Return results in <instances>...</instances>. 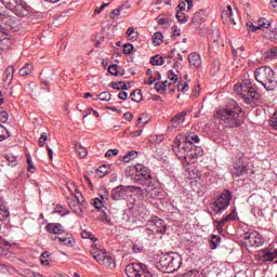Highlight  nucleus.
Instances as JSON below:
<instances>
[{"label": "nucleus", "mask_w": 277, "mask_h": 277, "mask_svg": "<svg viewBox=\"0 0 277 277\" xmlns=\"http://www.w3.org/2000/svg\"><path fill=\"white\" fill-rule=\"evenodd\" d=\"M108 72L113 75V77H118L120 75V71L118 70V65L111 64L108 66Z\"/></svg>", "instance_id": "obj_52"}, {"label": "nucleus", "mask_w": 277, "mask_h": 277, "mask_svg": "<svg viewBox=\"0 0 277 277\" xmlns=\"http://www.w3.org/2000/svg\"><path fill=\"white\" fill-rule=\"evenodd\" d=\"M128 277H153L148 266L144 263H130L126 266Z\"/></svg>", "instance_id": "obj_9"}, {"label": "nucleus", "mask_w": 277, "mask_h": 277, "mask_svg": "<svg viewBox=\"0 0 277 277\" xmlns=\"http://www.w3.org/2000/svg\"><path fill=\"white\" fill-rule=\"evenodd\" d=\"M234 91L236 94L242 96V101L246 105H251V107H256L261 101V93H259V87L254 83L252 79H243L234 85Z\"/></svg>", "instance_id": "obj_2"}, {"label": "nucleus", "mask_w": 277, "mask_h": 277, "mask_svg": "<svg viewBox=\"0 0 277 277\" xmlns=\"http://www.w3.org/2000/svg\"><path fill=\"white\" fill-rule=\"evenodd\" d=\"M74 196H75L78 205L85 202V200L83 199V196L81 195V193L79 190L75 192Z\"/></svg>", "instance_id": "obj_59"}, {"label": "nucleus", "mask_w": 277, "mask_h": 277, "mask_svg": "<svg viewBox=\"0 0 277 277\" xmlns=\"http://www.w3.org/2000/svg\"><path fill=\"white\" fill-rule=\"evenodd\" d=\"M9 118L10 115L8 114V111L0 110V122H2V124H4V122H8Z\"/></svg>", "instance_id": "obj_55"}, {"label": "nucleus", "mask_w": 277, "mask_h": 277, "mask_svg": "<svg viewBox=\"0 0 277 277\" xmlns=\"http://www.w3.org/2000/svg\"><path fill=\"white\" fill-rule=\"evenodd\" d=\"M264 56L266 60H277V48H271L268 51L265 52Z\"/></svg>", "instance_id": "obj_38"}, {"label": "nucleus", "mask_w": 277, "mask_h": 277, "mask_svg": "<svg viewBox=\"0 0 277 277\" xmlns=\"http://www.w3.org/2000/svg\"><path fill=\"white\" fill-rule=\"evenodd\" d=\"M269 127H272V129H275L277 131V110L275 111V114H273L269 120Z\"/></svg>", "instance_id": "obj_54"}, {"label": "nucleus", "mask_w": 277, "mask_h": 277, "mask_svg": "<svg viewBox=\"0 0 277 277\" xmlns=\"http://www.w3.org/2000/svg\"><path fill=\"white\" fill-rule=\"evenodd\" d=\"M135 51V47H133L132 43H126L123 44V53L124 55H131Z\"/></svg>", "instance_id": "obj_51"}, {"label": "nucleus", "mask_w": 277, "mask_h": 277, "mask_svg": "<svg viewBox=\"0 0 277 277\" xmlns=\"http://www.w3.org/2000/svg\"><path fill=\"white\" fill-rule=\"evenodd\" d=\"M255 81L261 83L267 92H274L277 87L276 72L269 66H262L254 70Z\"/></svg>", "instance_id": "obj_5"}, {"label": "nucleus", "mask_w": 277, "mask_h": 277, "mask_svg": "<svg viewBox=\"0 0 277 277\" xmlns=\"http://www.w3.org/2000/svg\"><path fill=\"white\" fill-rule=\"evenodd\" d=\"M100 198L103 202H107V200H109V190L105 187L100 189Z\"/></svg>", "instance_id": "obj_49"}, {"label": "nucleus", "mask_w": 277, "mask_h": 277, "mask_svg": "<svg viewBox=\"0 0 277 277\" xmlns=\"http://www.w3.org/2000/svg\"><path fill=\"white\" fill-rule=\"evenodd\" d=\"M0 1L4 5V8H6V10H10L16 3L21 2V0H0Z\"/></svg>", "instance_id": "obj_48"}, {"label": "nucleus", "mask_w": 277, "mask_h": 277, "mask_svg": "<svg viewBox=\"0 0 277 277\" xmlns=\"http://www.w3.org/2000/svg\"><path fill=\"white\" fill-rule=\"evenodd\" d=\"M151 66H163L166 64V61H163V56L161 55H155L150 58Z\"/></svg>", "instance_id": "obj_32"}, {"label": "nucleus", "mask_w": 277, "mask_h": 277, "mask_svg": "<svg viewBox=\"0 0 277 277\" xmlns=\"http://www.w3.org/2000/svg\"><path fill=\"white\" fill-rule=\"evenodd\" d=\"M131 188V192H135L141 196H146V198H159V188L151 186H147V188H142L140 186H128Z\"/></svg>", "instance_id": "obj_12"}, {"label": "nucleus", "mask_w": 277, "mask_h": 277, "mask_svg": "<svg viewBox=\"0 0 277 277\" xmlns=\"http://www.w3.org/2000/svg\"><path fill=\"white\" fill-rule=\"evenodd\" d=\"M216 119L221 120L227 129H237L243 124L246 117L243 116V109L233 101L226 108H222L216 111Z\"/></svg>", "instance_id": "obj_1"}, {"label": "nucleus", "mask_w": 277, "mask_h": 277, "mask_svg": "<svg viewBox=\"0 0 277 277\" xmlns=\"http://www.w3.org/2000/svg\"><path fill=\"white\" fill-rule=\"evenodd\" d=\"M118 98H119L120 101H127V98H129V93H127V91H121V92H119V94H118Z\"/></svg>", "instance_id": "obj_63"}, {"label": "nucleus", "mask_w": 277, "mask_h": 277, "mask_svg": "<svg viewBox=\"0 0 277 277\" xmlns=\"http://www.w3.org/2000/svg\"><path fill=\"white\" fill-rule=\"evenodd\" d=\"M45 230H48V233H52L53 235H64V227L60 223H49L45 226Z\"/></svg>", "instance_id": "obj_20"}, {"label": "nucleus", "mask_w": 277, "mask_h": 277, "mask_svg": "<svg viewBox=\"0 0 277 277\" xmlns=\"http://www.w3.org/2000/svg\"><path fill=\"white\" fill-rule=\"evenodd\" d=\"M0 21H2V23L4 25H8V27H10V29H18V25H19V21L18 18L9 15V14H2L0 15Z\"/></svg>", "instance_id": "obj_16"}, {"label": "nucleus", "mask_w": 277, "mask_h": 277, "mask_svg": "<svg viewBox=\"0 0 277 277\" xmlns=\"http://www.w3.org/2000/svg\"><path fill=\"white\" fill-rule=\"evenodd\" d=\"M185 118H187V111L182 110L181 113L175 114L171 117V126L168 127V131H174V129H179L183 122H185Z\"/></svg>", "instance_id": "obj_15"}, {"label": "nucleus", "mask_w": 277, "mask_h": 277, "mask_svg": "<svg viewBox=\"0 0 277 277\" xmlns=\"http://www.w3.org/2000/svg\"><path fill=\"white\" fill-rule=\"evenodd\" d=\"M93 101H111V93L108 91H103L102 93L97 94Z\"/></svg>", "instance_id": "obj_33"}, {"label": "nucleus", "mask_w": 277, "mask_h": 277, "mask_svg": "<svg viewBox=\"0 0 277 277\" xmlns=\"http://www.w3.org/2000/svg\"><path fill=\"white\" fill-rule=\"evenodd\" d=\"M103 202H105V201H103V199H100L98 197H96V198H94L93 200H92V206L95 208V209H97V210H101V209H103Z\"/></svg>", "instance_id": "obj_53"}, {"label": "nucleus", "mask_w": 277, "mask_h": 277, "mask_svg": "<svg viewBox=\"0 0 277 277\" xmlns=\"http://www.w3.org/2000/svg\"><path fill=\"white\" fill-rule=\"evenodd\" d=\"M220 243H222V237L217 235H212L210 239V250H216Z\"/></svg>", "instance_id": "obj_29"}, {"label": "nucleus", "mask_w": 277, "mask_h": 277, "mask_svg": "<svg viewBox=\"0 0 277 277\" xmlns=\"http://www.w3.org/2000/svg\"><path fill=\"white\" fill-rule=\"evenodd\" d=\"M54 213H58V215H67L68 210H65L62 206H56L54 208Z\"/></svg>", "instance_id": "obj_56"}, {"label": "nucleus", "mask_w": 277, "mask_h": 277, "mask_svg": "<svg viewBox=\"0 0 277 277\" xmlns=\"http://www.w3.org/2000/svg\"><path fill=\"white\" fill-rule=\"evenodd\" d=\"M186 8H187V4L185 2H180L177 4V12H185Z\"/></svg>", "instance_id": "obj_64"}, {"label": "nucleus", "mask_w": 277, "mask_h": 277, "mask_svg": "<svg viewBox=\"0 0 277 277\" xmlns=\"http://www.w3.org/2000/svg\"><path fill=\"white\" fill-rule=\"evenodd\" d=\"M221 220L225 224H228V222L239 221V215L237 214V209L234 208L229 214L223 216Z\"/></svg>", "instance_id": "obj_25"}, {"label": "nucleus", "mask_w": 277, "mask_h": 277, "mask_svg": "<svg viewBox=\"0 0 277 277\" xmlns=\"http://www.w3.org/2000/svg\"><path fill=\"white\" fill-rule=\"evenodd\" d=\"M131 101L140 103L142 101V90L136 89L130 94Z\"/></svg>", "instance_id": "obj_36"}, {"label": "nucleus", "mask_w": 277, "mask_h": 277, "mask_svg": "<svg viewBox=\"0 0 277 277\" xmlns=\"http://www.w3.org/2000/svg\"><path fill=\"white\" fill-rule=\"evenodd\" d=\"M127 196V186L120 185L113 189L111 198L113 200H122Z\"/></svg>", "instance_id": "obj_18"}, {"label": "nucleus", "mask_w": 277, "mask_h": 277, "mask_svg": "<svg viewBox=\"0 0 277 277\" xmlns=\"http://www.w3.org/2000/svg\"><path fill=\"white\" fill-rule=\"evenodd\" d=\"M41 265H51V254L49 251H44L40 256Z\"/></svg>", "instance_id": "obj_37"}, {"label": "nucleus", "mask_w": 277, "mask_h": 277, "mask_svg": "<svg viewBox=\"0 0 277 277\" xmlns=\"http://www.w3.org/2000/svg\"><path fill=\"white\" fill-rule=\"evenodd\" d=\"M192 149L190 143H187L185 140V135L180 134L175 136L172 145V150L174 155L180 159V161H184V163H189V150Z\"/></svg>", "instance_id": "obj_6"}, {"label": "nucleus", "mask_w": 277, "mask_h": 277, "mask_svg": "<svg viewBox=\"0 0 277 277\" xmlns=\"http://www.w3.org/2000/svg\"><path fill=\"white\" fill-rule=\"evenodd\" d=\"M48 140L49 136L47 135V132L41 133L39 137V146L42 148Z\"/></svg>", "instance_id": "obj_57"}, {"label": "nucleus", "mask_w": 277, "mask_h": 277, "mask_svg": "<svg viewBox=\"0 0 277 277\" xmlns=\"http://www.w3.org/2000/svg\"><path fill=\"white\" fill-rule=\"evenodd\" d=\"M90 252H91L93 259L96 260V256H102L103 252H105V250H100L98 245L93 243V245H91Z\"/></svg>", "instance_id": "obj_31"}, {"label": "nucleus", "mask_w": 277, "mask_h": 277, "mask_svg": "<svg viewBox=\"0 0 277 277\" xmlns=\"http://www.w3.org/2000/svg\"><path fill=\"white\" fill-rule=\"evenodd\" d=\"M9 10L11 12H14L16 14V16L25 18V16H29V12H30L31 8H29V5H27V3H25L23 0H21L19 2H15V4H13V6H11Z\"/></svg>", "instance_id": "obj_13"}, {"label": "nucleus", "mask_w": 277, "mask_h": 277, "mask_svg": "<svg viewBox=\"0 0 277 277\" xmlns=\"http://www.w3.org/2000/svg\"><path fill=\"white\" fill-rule=\"evenodd\" d=\"M167 77L171 81L168 83L169 88L174 85V83H176V81H179V76H176V74H174V70H169L167 74Z\"/></svg>", "instance_id": "obj_40"}, {"label": "nucleus", "mask_w": 277, "mask_h": 277, "mask_svg": "<svg viewBox=\"0 0 277 277\" xmlns=\"http://www.w3.org/2000/svg\"><path fill=\"white\" fill-rule=\"evenodd\" d=\"M147 230L151 235H163L167 230L166 223L158 216H151V220L147 221Z\"/></svg>", "instance_id": "obj_10"}, {"label": "nucleus", "mask_w": 277, "mask_h": 277, "mask_svg": "<svg viewBox=\"0 0 277 277\" xmlns=\"http://www.w3.org/2000/svg\"><path fill=\"white\" fill-rule=\"evenodd\" d=\"M111 172V164H103L100 166L96 170V175L100 179H103L104 176H107Z\"/></svg>", "instance_id": "obj_22"}, {"label": "nucleus", "mask_w": 277, "mask_h": 277, "mask_svg": "<svg viewBox=\"0 0 277 277\" xmlns=\"http://www.w3.org/2000/svg\"><path fill=\"white\" fill-rule=\"evenodd\" d=\"M118 153H120V150L118 149H108L105 154V157H116V155H118Z\"/></svg>", "instance_id": "obj_61"}, {"label": "nucleus", "mask_w": 277, "mask_h": 277, "mask_svg": "<svg viewBox=\"0 0 277 277\" xmlns=\"http://www.w3.org/2000/svg\"><path fill=\"white\" fill-rule=\"evenodd\" d=\"M224 224H226V223L222 222V219L220 221H216L217 233H220V234L224 233Z\"/></svg>", "instance_id": "obj_60"}, {"label": "nucleus", "mask_w": 277, "mask_h": 277, "mask_svg": "<svg viewBox=\"0 0 277 277\" xmlns=\"http://www.w3.org/2000/svg\"><path fill=\"white\" fill-rule=\"evenodd\" d=\"M135 157H137V151L131 150L123 156V161L124 163H130L131 161H133V159H135Z\"/></svg>", "instance_id": "obj_43"}, {"label": "nucleus", "mask_w": 277, "mask_h": 277, "mask_svg": "<svg viewBox=\"0 0 277 277\" xmlns=\"http://www.w3.org/2000/svg\"><path fill=\"white\" fill-rule=\"evenodd\" d=\"M34 70V65L27 63L24 67L19 69V76L21 77H27L31 75V71Z\"/></svg>", "instance_id": "obj_30"}, {"label": "nucleus", "mask_w": 277, "mask_h": 277, "mask_svg": "<svg viewBox=\"0 0 277 277\" xmlns=\"http://www.w3.org/2000/svg\"><path fill=\"white\" fill-rule=\"evenodd\" d=\"M154 88L156 92H166L168 89V80L156 82Z\"/></svg>", "instance_id": "obj_34"}, {"label": "nucleus", "mask_w": 277, "mask_h": 277, "mask_svg": "<svg viewBox=\"0 0 277 277\" xmlns=\"http://www.w3.org/2000/svg\"><path fill=\"white\" fill-rule=\"evenodd\" d=\"M175 18L179 21V23L185 24L189 21V16H187L183 11H177Z\"/></svg>", "instance_id": "obj_42"}, {"label": "nucleus", "mask_w": 277, "mask_h": 277, "mask_svg": "<svg viewBox=\"0 0 277 277\" xmlns=\"http://www.w3.org/2000/svg\"><path fill=\"white\" fill-rule=\"evenodd\" d=\"M81 237H82V239H90L91 241H93V243H96V241H98V238H96V236H94V234H92L91 232H88V230H83L81 233Z\"/></svg>", "instance_id": "obj_41"}, {"label": "nucleus", "mask_w": 277, "mask_h": 277, "mask_svg": "<svg viewBox=\"0 0 277 277\" xmlns=\"http://www.w3.org/2000/svg\"><path fill=\"white\" fill-rule=\"evenodd\" d=\"M55 239L58 240V243H61V246H66L67 248H72V246H75V243H77V241L75 240V238L72 236L56 237Z\"/></svg>", "instance_id": "obj_21"}, {"label": "nucleus", "mask_w": 277, "mask_h": 277, "mask_svg": "<svg viewBox=\"0 0 277 277\" xmlns=\"http://www.w3.org/2000/svg\"><path fill=\"white\" fill-rule=\"evenodd\" d=\"M8 137H10V132L8 131V129H5V127L0 124V142H3V140H8Z\"/></svg>", "instance_id": "obj_47"}, {"label": "nucleus", "mask_w": 277, "mask_h": 277, "mask_svg": "<svg viewBox=\"0 0 277 277\" xmlns=\"http://www.w3.org/2000/svg\"><path fill=\"white\" fill-rule=\"evenodd\" d=\"M184 140L186 144H190L192 146H194V144H200V136L194 132L184 135Z\"/></svg>", "instance_id": "obj_23"}, {"label": "nucleus", "mask_w": 277, "mask_h": 277, "mask_svg": "<svg viewBox=\"0 0 277 277\" xmlns=\"http://www.w3.org/2000/svg\"><path fill=\"white\" fill-rule=\"evenodd\" d=\"M248 172H250V163L246 161V154L238 151L236 154V160L232 163L230 174L233 179H240V176H246Z\"/></svg>", "instance_id": "obj_7"}, {"label": "nucleus", "mask_w": 277, "mask_h": 277, "mask_svg": "<svg viewBox=\"0 0 277 277\" xmlns=\"http://www.w3.org/2000/svg\"><path fill=\"white\" fill-rule=\"evenodd\" d=\"M269 27H272V23H269L267 19L265 18H261L259 21V24L256 27L251 28V31H256L259 29H269Z\"/></svg>", "instance_id": "obj_28"}, {"label": "nucleus", "mask_w": 277, "mask_h": 277, "mask_svg": "<svg viewBox=\"0 0 277 277\" xmlns=\"http://www.w3.org/2000/svg\"><path fill=\"white\" fill-rule=\"evenodd\" d=\"M205 155V150L200 146L192 145L188 154V163H192L193 159H198Z\"/></svg>", "instance_id": "obj_17"}, {"label": "nucleus", "mask_w": 277, "mask_h": 277, "mask_svg": "<svg viewBox=\"0 0 277 277\" xmlns=\"http://www.w3.org/2000/svg\"><path fill=\"white\" fill-rule=\"evenodd\" d=\"M245 240L249 241L252 248H261L265 243V238L259 232H251L245 234Z\"/></svg>", "instance_id": "obj_11"}, {"label": "nucleus", "mask_w": 277, "mask_h": 277, "mask_svg": "<svg viewBox=\"0 0 277 277\" xmlns=\"http://www.w3.org/2000/svg\"><path fill=\"white\" fill-rule=\"evenodd\" d=\"M179 92H188L189 91V84L187 82L179 83L177 84Z\"/></svg>", "instance_id": "obj_58"}, {"label": "nucleus", "mask_w": 277, "mask_h": 277, "mask_svg": "<svg viewBox=\"0 0 277 277\" xmlns=\"http://www.w3.org/2000/svg\"><path fill=\"white\" fill-rule=\"evenodd\" d=\"M133 34H136L135 36H133ZM126 36L128 38H130V40L132 42H134V40H137V32H135V28L133 26L129 27L126 31Z\"/></svg>", "instance_id": "obj_46"}, {"label": "nucleus", "mask_w": 277, "mask_h": 277, "mask_svg": "<svg viewBox=\"0 0 277 277\" xmlns=\"http://www.w3.org/2000/svg\"><path fill=\"white\" fill-rule=\"evenodd\" d=\"M163 140H166L163 134H150L149 136H147V141L149 142V144H161Z\"/></svg>", "instance_id": "obj_27"}, {"label": "nucleus", "mask_w": 277, "mask_h": 277, "mask_svg": "<svg viewBox=\"0 0 277 277\" xmlns=\"http://www.w3.org/2000/svg\"><path fill=\"white\" fill-rule=\"evenodd\" d=\"M76 150H77L80 159H83V158L88 157V149H85V147L77 144L76 145Z\"/></svg>", "instance_id": "obj_45"}, {"label": "nucleus", "mask_w": 277, "mask_h": 277, "mask_svg": "<svg viewBox=\"0 0 277 277\" xmlns=\"http://www.w3.org/2000/svg\"><path fill=\"white\" fill-rule=\"evenodd\" d=\"M72 209H74V213H76V215H81V213H83V210L81 209V206H79V203L74 205Z\"/></svg>", "instance_id": "obj_62"}, {"label": "nucleus", "mask_w": 277, "mask_h": 277, "mask_svg": "<svg viewBox=\"0 0 277 277\" xmlns=\"http://www.w3.org/2000/svg\"><path fill=\"white\" fill-rule=\"evenodd\" d=\"M95 261L108 269H114L116 267V260L111 255H107V252H102V255H95Z\"/></svg>", "instance_id": "obj_14"}, {"label": "nucleus", "mask_w": 277, "mask_h": 277, "mask_svg": "<svg viewBox=\"0 0 277 277\" xmlns=\"http://www.w3.org/2000/svg\"><path fill=\"white\" fill-rule=\"evenodd\" d=\"M230 200H233V193H230L228 189H225L212 203V210L216 214L226 211V209H228L230 206Z\"/></svg>", "instance_id": "obj_8"}, {"label": "nucleus", "mask_w": 277, "mask_h": 277, "mask_svg": "<svg viewBox=\"0 0 277 277\" xmlns=\"http://www.w3.org/2000/svg\"><path fill=\"white\" fill-rule=\"evenodd\" d=\"M126 176H131L132 181L136 185H143V187H153V172L150 168L137 163L126 170Z\"/></svg>", "instance_id": "obj_3"}, {"label": "nucleus", "mask_w": 277, "mask_h": 277, "mask_svg": "<svg viewBox=\"0 0 277 277\" xmlns=\"http://www.w3.org/2000/svg\"><path fill=\"white\" fill-rule=\"evenodd\" d=\"M14 66L6 67L5 71L3 72V81H5V83H12L14 79Z\"/></svg>", "instance_id": "obj_24"}, {"label": "nucleus", "mask_w": 277, "mask_h": 277, "mask_svg": "<svg viewBox=\"0 0 277 277\" xmlns=\"http://www.w3.org/2000/svg\"><path fill=\"white\" fill-rule=\"evenodd\" d=\"M10 220V209L4 208L0 210V222H8Z\"/></svg>", "instance_id": "obj_44"}, {"label": "nucleus", "mask_w": 277, "mask_h": 277, "mask_svg": "<svg viewBox=\"0 0 277 277\" xmlns=\"http://www.w3.org/2000/svg\"><path fill=\"white\" fill-rule=\"evenodd\" d=\"M202 16H205L202 11L196 12L193 16L192 23H194V25H200L205 18Z\"/></svg>", "instance_id": "obj_35"}, {"label": "nucleus", "mask_w": 277, "mask_h": 277, "mask_svg": "<svg viewBox=\"0 0 277 277\" xmlns=\"http://www.w3.org/2000/svg\"><path fill=\"white\" fill-rule=\"evenodd\" d=\"M110 87L113 90H129L127 83L124 81H119V82H111Z\"/></svg>", "instance_id": "obj_39"}, {"label": "nucleus", "mask_w": 277, "mask_h": 277, "mask_svg": "<svg viewBox=\"0 0 277 277\" xmlns=\"http://www.w3.org/2000/svg\"><path fill=\"white\" fill-rule=\"evenodd\" d=\"M151 42L154 47H161L163 43V34L161 31H157L151 37Z\"/></svg>", "instance_id": "obj_26"}, {"label": "nucleus", "mask_w": 277, "mask_h": 277, "mask_svg": "<svg viewBox=\"0 0 277 277\" xmlns=\"http://www.w3.org/2000/svg\"><path fill=\"white\" fill-rule=\"evenodd\" d=\"M188 63L192 68H200L202 66V58L197 52H193L188 55Z\"/></svg>", "instance_id": "obj_19"}, {"label": "nucleus", "mask_w": 277, "mask_h": 277, "mask_svg": "<svg viewBox=\"0 0 277 277\" xmlns=\"http://www.w3.org/2000/svg\"><path fill=\"white\" fill-rule=\"evenodd\" d=\"M181 265H183V258L175 252L162 254L156 263L157 269L163 274H174V272L181 269Z\"/></svg>", "instance_id": "obj_4"}, {"label": "nucleus", "mask_w": 277, "mask_h": 277, "mask_svg": "<svg viewBox=\"0 0 277 277\" xmlns=\"http://www.w3.org/2000/svg\"><path fill=\"white\" fill-rule=\"evenodd\" d=\"M26 161L28 163V172L34 174V172H36V167L34 166V160H31L30 155H26Z\"/></svg>", "instance_id": "obj_50"}]
</instances>
